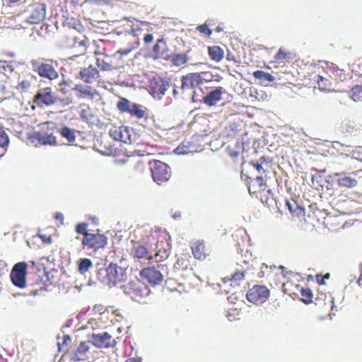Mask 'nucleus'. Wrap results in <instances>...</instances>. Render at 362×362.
Wrapping results in <instances>:
<instances>
[{
	"label": "nucleus",
	"mask_w": 362,
	"mask_h": 362,
	"mask_svg": "<svg viewBox=\"0 0 362 362\" xmlns=\"http://www.w3.org/2000/svg\"><path fill=\"white\" fill-rule=\"evenodd\" d=\"M126 276L125 269L114 263H110L105 269H100L98 272V279L110 287L124 281Z\"/></svg>",
	"instance_id": "obj_1"
},
{
	"label": "nucleus",
	"mask_w": 362,
	"mask_h": 362,
	"mask_svg": "<svg viewBox=\"0 0 362 362\" xmlns=\"http://www.w3.org/2000/svg\"><path fill=\"white\" fill-rule=\"evenodd\" d=\"M130 255L135 259H147L148 261H155L159 262L168 257L167 250H158L154 255H151L150 249L147 244H135L130 252Z\"/></svg>",
	"instance_id": "obj_2"
},
{
	"label": "nucleus",
	"mask_w": 362,
	"mask_h": 362,
	"mask_svg": "<svg viewBox=\"0 0 362 362\" xmlns=\"http://www.w3.org/2000/svg\"><path fill=\"white\" fill-rule=\"evenodd\" d=\"M117 108L122 114L127 113L136 119L148 117L147 108L137 103H132L125 98H120L117 103Z\"/></svg>",
	"instance_id": "obj_3"
},
{
	"label": "nucleus",
	"mask_w": 362,
	"mask_h": 362,
	"mask_svg": "<svg viewBox=\"0 0 362 362\" xmlns=\"http://www.w3.org/2000/svg\"><path fill=\"white\" fill-rule=\"evenodd\" d=\"M124 292L132 300L140 303L149 295L151 291L147 285L136 279L124 286Z\"/></svg>",
	"instance_id": "obj_4"
},
{
	"label": "nucleus",
	"mask_w": 362,
	"mask_h": 362,
	"mask_svg": "<svg viewBox=\"0 0 362 362\" xmlns=\"http://www.w3.org/2000/svg\"><path fill=\"white\" fill-rule=\"evenodd\" d=\"M151 176L154 182L158 185L167 182L171 177L170 168L165 163L154 160L149 161Z\"/></svg>",
	"instance_id": "obj_5"
},
{
	"label": "nucleus",
	"mask_w": 362,
	"mask_h": 362,
	"mask_svg": "<svg viewBox=\"0 0 362 362\" xmlns=\"http://www.w3.org/2000/svg\"><path fill=\"white\" fill-rule=\"evenodd\" d=\"M58 64L52 59H42L33 64L34 71L37 73L40 77L46 78L49 80H54L59 77L57 71Z\"/></svg>",
	"instance_id": "obj_6"
},
{
	"label": "nucleus",
	"mask_w": 362,
	"mask_h": 362,
	"mask_svg": "<svg viewBox=\"0 0 362 362\" xmlns=\"http://www.w3.org/2000/svg\"><path fill=\"white\" fill-rule=\"evenodd\" d=\"M57 101V95L50 86L39 89L33 99V103L38 107L52 106Z\"/></svg>",
	"instance_id": "obj_7"
},
{
	"label": "nucleus",
	"mask_w": 362,
	"mask_h": 362,
	"mask_svg": "<svg viewBox=\"0 0 362 362\" xmlns=\"http://www.w3.org/2000/svg\"><path fill=\"white\" fill-rule=\"evenodd\" d=\"M81 244L83 249L92 250L95 252L106 246L107 237L100 233H90L83 237Z\"/></svg>",
	"instance_id": "obj_8"
},
{
	"label": "nucleus",
	"mask_w": 362,
	"mask_h": 362,
	"mask_svg": "<svg viewBox=\"0 0 362 362\" xmlns=\"http://www.w3.org/2000/svg\"><path fill=\"white\" fill-rule=\"evenodd\" d=\"M27 13L25 21L30 24H37L43 21L46 16V5L41 2H33L24 11Z\"/></svg>",
	"instance_id": "obj_9"
},
{
	"label": "nucleus",
	"mask_w": 362,
	"mask_h": 362,
	"mask_svg": "<svg viewBox=\"0 0 362 362\" xmlns=\"http://www.w3.org/2000/svg\"><path fill=\"white\" fill-rule=\"evenodd\" d=\"M28 264L24 262L16 263L11 269L10 278L16 286L23 288L26 286Z\"/></svg>",
	"instance_id": "obj_10"
},
{
	"label": "nucleus",
	"mask_w": 362,
	"mask_h": 362,
	"mask_svg": "<svg viewBox=\"0 0 362 362\" xmlns=\"http://www.w3.org/2000/svg\"><path fill=\"white\" fill-rule=\"evenodd\" d=\"M270 291L266 286L255 285L246 293L248 301L253 303L265 302L269 297Z\"/></svg>",
	"instance_id": "obj_11"
},
{
	"label": "nucleus",
	"mask_w": 362,
	"mask_h": 362,
	"mask_svg": "<svg viewBox=\"0 0 362 362\" xmlns=\"http://www.w3.org/2000/svg\"><path fill=\"white\" fill-rule=\"evenodd\" d=\"M190 249L193 257L198 260L205 259L211 252V249L203 240H197L192 242Z\"/></svg>",
	"instance_id": "obj_12"
},
{
	"label": "nucleus",
	"mask_w": 362,
	"mask_h": 362,
	"mask_svg": "<svg viewBox=\"0 0 362 362\" xmlns=\"http://www.w3.org/2000/svg\"><path fill=\"white\" fill-rule=\"evenodd\" d=\"M139 274L141 277L153 286L160 284L163 280V276L160 272L154 267L142 269Z\"/></svg>",
	"instance_id": "obj_13"
},
{
	"label": "nucleus",
	"mask_w": 362,
	"mask_h": 362,
	"mask_svg": "<svg viewBox=\"0 0 362 362\" xmlns=\"http://www.w3.org/2000/svg\"><path fill=\"white\" fill-rule=\"evenodd\" d=\"M33 143L35 145H54L57 144L56 138L52 131H39L33 132L30 136Z\"/></svg>",
	"instance_id": "obj_14"
},
{
	"label": "nucleus",
	"mask_w": 362,
	"mask_h": 362,
	"mask_svg": "<svg viewBox=\"0 0 362 362\" xmlns=\"http://www.w3.org/2000/svg\"><path fill=\"white\" fill-rule=\"evenodd\" d=\"M93 344L100 349L109 348L116 344L115 340L107 332L93 334L91 337Z\"/></svg>",
	"instance_id": "obj_15"
},
{
	"label": "nucleus",
	"mask_w": 362,
	"mask_h": 362,
	"mask_svg": "<svg viewBox=\"0 0 362 362\" xmlns=\"http://www.w3.org/2000/svg\"><path fill=\"white\" fill-rule=\"evenodd\" d=\"M78 99H93L97 94V90L88 85L76 84L71 89Z\"/></svg>",
	"instance_id": "obj_16"
},
{
	"label": "nucleus",
	"mask_w": 362,
	"mask_h": 362,
	"mask_svg": "<svg viewBox=\"0 0 362 362\" xmlns=\"http://www.w3.org/2000/svg\"><path fill=\"white\" fill-rule=\"evenodd\" d=\"M169 48L163 38L158 39L153 47V57L154 59L169 60Z\"/></svg>",
	"instance_id": "obj_17"
},
{
	"label": "nucleus",
	"mask_w": 362,
	"mask_h": 362,
	"mask_svg": "<svg viewBox=\"0 0 362 362\" xmlns=\"http://www.w3.org/2000/svg\"><path fill=\"white\" fill-rule=\"evenodd\" d=\"M79 77L86 83H92L100 77V74L95 67L93 65H90L80 70Z\"/></svg>",
	"instance_id": "obj_18"
},
{
	"label": "nucleus",
	"mask_w": 362,
	"mask_h": 362,
	"mask_svg": "<svg viewBox=\"0 0 362 362\" xmlns=\"http://www.w3.org/2000/svg\"><path fill=\"white\" fill-rule=\"evenodd\" d=\"M329 72L331 74L333 83L337 85L340 82H343L349 78V74L346 70L339 68L337 65L329 63Z\"/></svg>",
	"instance_id": "obj_19"
},
{
	"label": "nucleus",
	"mask_w": 362,
	"mask_h": 362,
	"mask_svg": "<svg viewBox=\"0 0 362 362\" xmlns=\"http://www.w3.org/2000/svg\"><path fill=\"white\" fill-rule=\"evenodd\" d=\"M168 84L160 78H153L150 82L151 93L154 98H160L165 94Z\"/></svg>",
	"instance_id": "obj_20"
},
{
	"label": "nucleus",
	"mask_w": 362,
	"mask_h": 362,
	"mask_svg": "<svg viewBox=\"0 0 362 362\" xmlns=\"http://www.w3.org/2000/svg\"><path fill=\"white\" fill-rule=\"evenodd\" d=\"M224 89L221 86L216 87V89L210 91L203 98V102L209 106L215 105L222 98V94Z\"/></svg>",
	"instance_id": "obj_21"
},
{
	"label": "nucleus",
	"mask_w": 362,
	"mask_h": 362,
	"mask_svg": "<svg viewBox=\"0 0 362 362\" xmlns=\"http://www.w3.org/2000/svg\"><path fill=\"white\" fill-rule=\"evenodd\" d=\"M334 177H337V182L339 187L342 188H353L358 185V181L351 176L346 175L342 173H335Z\"/></svg>",
	"instance_id": "obj_22"
},
{
	"label": "nucleus",
	"mask_w": 362,
	"mask_h": 362,
	"mask_svg": "<svg viewBox=\"0 0 362 362\" xmlns=\"http://www.w3.org/2000/svg\"><path fill=\"white\" fill-rule=\"evenodd\" d=\"M202 83V78L198 73H190L182 79V88H192L199 86Z\"/></svg>",
	"instance_id": "obj_23"
},
{
	"label": "nucleus",
	"mask_w": 362,
	"mask_h": 362,
	"mask_svg": "<svg viewBox=\"0 0 362 362\" xmlns=\"http://www.w3.org/2000/svg\"><path fill=\"white\" fill-rule=\"evenodd\" d=\"M89 348L90 347L88 341L81 342L71 356L72 360L75 361H79L88 359V352L89 351Z\"/></svg>",
	"instance_id": "obj_24"
},
{
	"label": "nucleus",
	"mask_w": 362,
	"mask_h": 362,
	"mask_svg": "<svg viewBox=\"0 0 362 362\" xmlns=\"http://www.w3.org/2000/svg\"><path fill=\"white\" fill-rule=\"evenodd\" d=\"M286 206L293 216L298 218L303 217L305 215V209L301 207L293 199H286Z\"/></svg>",
	"instance_id": "obj_25"
},
{
	"label": "nucleus",
	"mask_w": 362,
	"mask_h": 362,
	"mask_svg": "<svg viewBox=\"0 0 362 362\" xmlns=\"http://www.w3.org/2000/svg\"><path fill=\"white\" fill-rule=\"evenodd\" d=\"M315 81L317 84V87L320 90L324 92H329L334 89L336 86L333 82L330 81L329 79L322 76L321 75L317 74Z\"/></svg>",
	"instance_id": "obj_26"
},
{
	"label": "nucleus",
	"mask_w": 362,
	"mask_h": 362,
	"mask_svg": "<svg viewBox=\"0 0 362 362\" xmlns=\"http://www.w3.org/2000/svg\"><path fill=\"white\" fill-rule=\"evenodd\" d=\"M300 288L301 286L299 284L291 281H286L282 286L284 293L293 299L298 296Z\"/></svg>",
	"instance_id": "obj_27"
},
{
	"label": "nucleus",
	"mask_w": 362,
	"mask_h": 362,
	"mask_svg": "<svg viewBox=\"0 0 362 362\" xmlns=\"http://www.w3.org/2000/svg\"><path fill=\"white\" fill-rule=\"evenodd\" d=\"M207 50L211 61L219 62L223 59L224 51L221 47L217 45L209 46Z\"/></svg>",
	"instance_id": "obj_28"
},
{
	"label": "nucleus",
	"mask_w": 362,
	"mask_h": 362,
	"mask_svg": "<svg viewBox=\"0 0 362 362\" xmlns=\"http://www.w3.org/2000/svg\"><path fill=\"white\" fill-rule=\"evenodd\" d=\"M189 59L187 53L170 54L169 60L175 66H180L186 64Z\"/></svg>",
	"instance_id": "obj_29"
},
{
	"label": "nucleus",
	"mask_w": 362,
	"mask_h": 362,
	"mask_svg": "<svg viewBox=\"0 0 362 362\" xmlns=\"http://www.w3.org/2000/svg\"><path fill=\"white\" fill-rule=\"evenodd\" d=\"M190 258L188 255L178 256L174 264V269L177 271L187 270L190 267Z\"/></svg>",
	"instance_id": "obj_30"
},
{
	"label": "nucleus",
	"mask_w": 362,
	"mask_h": 362,
	"mask_svg": "<svg viewBox=\"0 0 362 362\" xmlns=\"http://www.w3.org/2000/svg\"><path fill=\"white\" fill-rule=\"evenodd\" d=\"M34 80V77L31 74L27 75L24 78L21 79L18 85L16 86V88L17 90H18L21 93H26L28 92L33 84Z\"/></svg>",
	"instance_id": "obj_31"
},
{
	"label": "nucleus",
	"mask_w": 362,
	"mask_h": 362,
	"mask_svg": "<svg viewBox=\"0 0 362 362\" xmlns=\"http://www.w3.org/2000/svg\"><path fill=\"white\" fill-rule=\"evenodd\" d=\"M252 164L259 173H265L266 172H268L269 168H270V161L264 156H262L258 162L252 163Z\"/></svg>",
	"instance_id": "obj_32"
},
{
	"label": "nucleus",
	"mask_w": 362,
	"mask_h": 362,
	"mask_svg": "<svg viewBox=\"0 0 362 362\" xmlns=\"http://www.w3.org/2000/svg\"><path fill=\"white\" fill-rule=\"evenodd\" d=\"M81 107L80 117L83 121L90 122L94 117L93 110L86 104H82Z\"/></svg>",
	"instance_id": "obj_33"
},
{
	"label": "nucleus",
	"mask_w": 362,
	"mask_h": 362,
	"mask_svg": "<svg viewBox=\"0 0 362 362\" xmlns=\"http://www.w3.org/2000/svg\"><path fill=\"white\" fill-rule=\"evenodd\" d=\"M329 69L328 62H325L316 67L315 73L316 74L321 75L322 76H324L325 78L329 79L330 81L333 82L331 74H329Z\"/></svg>",
	"instance_id": "obj_34"
},
{
	"label": "nucleus",
	"mask_w": 362,
	"mask_h": 362,
	"mask_svg": "<svg viewBox=\"0 0 362 362\" xmlns=\"http://www.w3.org/2000/svg\"><path fill=\"white\" fill-rule=\"evenodd\" d=\"M293 57L292 53L286 51L284 48H279V51L274 56L275 62L279 63L283 62L284 61H287L293 59Z\"/></svg>",
	"instance_id": "obj_35"
},
{
	"label": "nucleus",
	"mask_w": 362,
	"mask_h": 362,
	"mask_svg": "<svg viewBox=\"0 0 362 362\" xmlns=\"http://www.w3.org/2000/svg\"><path fill=\"white\" fill-rule=\"evenodd\" d=\"M93 267L92 261L88 258L80 259L78 261V271L84 274Z\"/></svg>",
	"instance_id": "obj_36"
},
{
	"label": "nucleus",
	"mask_w": 362,
	"mask_h": 362,
	"mask_svg": "<svg viewBox=\"0 0 362 362\" xmlns=\"http://www.w3.org/2000/svg\"><path fill=\"white\" fill-rule=\"evenodd\" d=\"M14 71L13 65L11 62H8L6 61H0V74L4 75L7 78H9L10 76Z\"/></svg>",
	"instance_id": "obj_37"
},
{
	"label": "nucleus",
	"mask_w": 362,
	"mask_h": 362,
	"mask_svg": "<svg viewBox=\"0 0 362 362\" xmlns=\"http://www.w3.org/2000/svg\"><path fill=\"white\" fill-rule=\"evenodd\" d=\"M253 76L260 81L273 82L275 78L269 73L264 72L262 70H257L253 72Z\"/></svg>",
	"instance_id": "obj_38"
},
{
	"label": "nucleus",
	"mask_w": 362,
	"mask_h": 362,
	"mask_svg": "<svg viewBox=\"0 0 362 362\" xmlns=\"http://www.w3.org/2000/svg\"><path fill=\"white\" fill-rule=\"evenodd\" d=\"M132 129H129L128 127L124 126L122 129V133L121 134V142L125 144H132L134 142V135L132 134Z\"/></svg>",
	"instance_id": "obj_39"
},
{
	"label": "nucleus",
	"mask_w": 362,
	"mask_h": 362,
	"mask_svg": "<svg viewBox=\"0 0 362 362\" xmlns=\"http://www.w3.org/2000/svg\"><path fill=\"white\" fill-rule=\"evenodd\" d=\"M300 295V300L305 304H309L313 301V294L309 288L301 287L299 293Z\"/></svg>",
	"instance_id": "obj_40"
},
{
	"label": "nucleus",
	"mask_w": 362,
	"mask_h": 362,
	"mask_svg": "<svg viewBox=\"0 0 362 362\" xmlns=\"http://www.w3.org/2000/svg\"><path fill=\"white\" fill-rule=\"evenodd\" d=\"M124 126L112 125L109 129V134L115 141H120Z\"/></svg>",
	"instance_id": "obj_41"
},
{
	"label": "nucleus",
	"mask_w": 362,
	"mask_h": 362,
	"mask_svg": "<svg viewBox=\"0 0 362 362\" xmlns=\"http://www.w3.org/2000/svg\"><path fill=\"white\" fill-rule=\"evenodd\" d=\"M60 134L64 138H66L69 142H74L76 140L74 130L67 127H62L60 129Z\"/></svg>",
	"instance_id": "obj_42"
},
{
	"label": "nucleus",
	"mask_w": 362,
	"mask_h": 362,
	"mask_svg": "<svg viewBox=\"0 0 362 362\" xmlns=\"http://www.w3.org/2000/svg\"><path fill=\"white\" fill-rule=\"evenodd\" d=\"M245 278V272L244 271H236L234 272L230 278H225L223 279L224 282L233 281L235 284H238L240 281L243 280Z\"/></svg>",
	"instance_id": "obj_43"
},
{
	"label": "nucleus",
	"mask_w": 362,
	"mask_h": 362,
	"mask_svg": "<svg viewBox=\"0 0 362 362\" xmlns=\"http://www.w3.org/2000/svg\"><path fill=\"white\" fill-rule=\"evenodd\" d=\"M9 138L4 128L0 127V147L6 148L8 146Z\"/></svg>",
	"instance_id": "obj_44"
},
{
	"label": "nucleus",
	"mask_w": 362,
	"mask_h": 362,
	"mask_svg": "<svg viewBox=\"0 0 362 362\" xmlns=\"http://www.w3.org/2000/svg\"><path fill=\"white\" fill-rule=\"evenodd\" d=\"M97 66L103 71H110L112 69L111 64L105 62L104 59L98 57L96 59Z\"/></svg>",
	"instance_id": "obj_45"
},
{
	"label": "nucleus",
	"mask_w": 362,
	"mask_h": 362,
	"mask_svg": "<svg viewBox=\"0 0 362 362\" xmlns=\"http://www.w3.org/2000/svg\"><path fill=\"white\" fill-rule=\"evenodd\" d=\"M76 232L83 236H86V234H89L90 233L88 232V224L86 223H78L76 226Z\"/></svg>",
	"instance_id": "obj_46"
},
{
	"label": "nucleus",
	"mask_w": 362,
	"mask_h": 362,
	"mask_svg": "<svg viewBox=\"0 0 362 362\" xmlns=\"http://www.w3.org/2000/svg\"><path fill=\"white\" fill-rule=\"evenodd\" d=\"M251 181L258 187L260 192L264 191L265 189L266 182L262 176H257L255 180Z\"/></svg>",
	"instance_id": "obj_47"
},
{
	"label": "nucleus",
	"mask_w": 362,
	"mask_h": 362,
	"mask_svg": "<svg viewBox=\"0 0 362 362\" xmlns=\"http://www.w3.org/2000/svg\"><path fill=\"white\" fill-rule=\"evenodd\" d=\"M45 291H46V289L44 287V285L42 284H38L37 288L30 290L29 291L28 294L30 296H41V295H43Z\"/></svg>",
	"instance_id": "obj_48"
},
{
	"label": "nucleus",
	"mask_w": 362,
	"mask_h": 362,
	"mask_svg": "<svg viewBox=\"0 0 362 362\" xmlns=\"http://www.w3.org/2000/svg\"><path fill=\"white\" fill-rule=\"evenodd\" d=\"M26 0H8L6 2V6L11 8L16 7H23Z\"/></svg>",
	"instance_id": "obj_49"
},
{
	"label": "nucleus",
	"mask_w": 362,
	"mask_h": 362,
	"mask_svg": "<svg viewBox=\"0 0 362 362\" xmlns=\"http://www.w3.org/2000/svg\"><path fill=\"white\" fill-rule=\"evenodd\" d=\"M134 170L136 174H142L146 170L145 163L139 160L134 165Z\"/></svg>",
	"instance_id": "obj_50"
},
{
	"label": "nucleus",
	"mask_w": 362,
	"mask_h": 362,
	"mask_svg": "<svg viewBox=\"0 0 362 362\" xmlns=\"http://www.w3.org/2000/svg\"><path fill=\"white\" fill-rule=\"evenodd\" d=\"M197 30L201 33L209 37L212 34L211 30H210L206 24H202L197 26Z\"/></svg>",
	"instance_id": "obj_51"
},
{
	"label": "nucleus",
	"mask_w": 362,
	"mask_h": 362,
	"mask_svg": "<svg viewBox=\"0 0 362 362\" xmlns=\"http://www.w3.org/2000/svg\"><path fill=\"white\" fill-rule=\"evenodd\" d=\"M330 277V274L329 273L325 274V275L322 274H316L315 278L318 284L325 285V280L329 279Z\"/></svg>",
	"instance_id": "obj_52"
},
{
	"label": "nucleus",
	"mask_w": 362,
	"mask_h": 362,
	"mask_svg": "<svg viewBox=\"0 0 362 362\" xmlns=\"http://www.w3.org/2000/svg\"><path fill=\"white\" fill-rule=\"evenodd\" d=\"M247 187L248 191L250 194H257L260 192V190L259 189L258 187L252 181L249 183Z\"/></svg>",
	"instance_id": "obj_53"
},
{
	"label": "nucleus",
	"mask_w": 362,
	"mask_h": 362,
	"mask_svg": "<svg viewBox=\"0 0 362 362\" xmlns=\"http://www.w3.org/2000/svg\"><path fill=\"white\" fill-rule=\"evenodd\" d=\"M93 311L95 313H103L104 311V307L101 304L95 305L93 308Z\"/></svg>",
	"instance_id": "obj_54"
},
{
	"label": "nucleus",
	"mask_w": 362,
	"mask_h": 362,
	"mask_svg": "<svg viewBox=\"0 0 362 362\" xmlns=\"http://www.w3.org/2000/svg\"><path fill=\"white\" fill-rule=\"evenodd\" d=\"M133 49V47H129L125 49H119L117 51V53L121 54L122 55L128 54Z\"/></svg>",
	"instance_id": "obj_55"
},
{
	"label": "nucleus",
	"mask_w": 362,
	"mask_h": 362,
	"mask_svg": "<svg viewBox=\"0 0 362 362\" xmlns=\"http://www.w3.org/2000/svg\"><path fill=\"white\" fill-rule=\"evenodd\" d=\"M153 37L152 34L148 33L144 35V40L146 44L152 42Z\"/></svg>",
	"instance_id": "obj_56"
},
{
	"label": "nucleus",
	"mask_w": 362,
	"mask_h": 362,
	"mask_svg": "<svg viewBox=\"0 0 362 362\" xmlns=\"http://www.w3.org/2000/svg\"><path fill=\"white\" fill-rule=\"evenodd\" d=\"M142 358L139 356L131 357L127 358L124 362H141Z\"/></svg>",
	"instance_id": "obj_57"
},
{
	"label": "nucleus",
	"mask_w": 362,
	"mask_h": 362,
	"mask_svg": "<svg viewBox=\"0 0 362 362\" xmlns=\"http://www.w3.org/2000/svg\"><path fill=\"white\" fill-rule=\"evenodd\" d=\"M264 268L267 269V266L265 265V264H262L261 267H260L261 271L259 272H258V274H257V276L259 278H262L264 276V272L263 271Z\"/></svg>",
	"instance_id": "obj_58"
},
{
	"label": "nucleus",
	"mask_w": 362,
	"mask_h": 362,
	"mask_svg": "<svg viewBox=\"0 0 362 362\" xmlns=\"http://www.w3.org/2000/svg\"><path fill=\"white\" fill-rule=\"evenodd\" d=\"M54 218L62 223L64 220V215L60 212H57L54 215Z\"/></svg>",
	"instance_id": "obj_59"
},
{
	"label": "nucleus",
	"mask_w": 362,
	"mask_h": 362,
	"mask_svg": "<svg viewBox=\"0 0 362 362\" xmlns=\"http://www.w3.org/2000/svg\"><path fill=\"white\" fill-rule=\"evenodd\" d=\"M357 284L358 286H362V264L361 265V274L358 279Z\"/></svg>",
	"instance_id": "obj_60"
},
{
	"label": "nucleus",
	"mask_w": 362,
	"mask_h": 362,
	"mask_svg": "<svg viewBox=\"0 0 362 362\" xmlns=\"http://www.w3.org/2000/svg\"><path fill=\"white\" fill-rule=\"evenodd\" d=\"M62 102L63 103L64 105H68L72 103V100L69 99V98H66V99H63L62 100Z\"/></svg>",
	"instance_id": "obj_61"
},
{
	"label": "nucleus",
	"mask_w": 362,
	"mask_h": 362,
	"mask_svg": "<svg viewBox=\"0 0 362 362\" xmlns=\"http://www.w3.org/2000/svg\"><path fill=\"white\" fill-rule=\"evenodd\" d=\"M175 151H176L177 153H187L186 151H182V150H181V147H180V146H178V147L175 149Z\"/></svg>",
	"instance_id": "obj_62"
},
{
	"label": "nucleus",
	"mask_w": 362,
	"mask_h": 362,
	"mask_svg": "<svg viewBox=\"0 0 362 362\" xmlns=\"http://www.w3.org/2000/svg\"><path fill=\"white\" fill-rule=\"evenodd\" d=\"M77 43V42H76L74 44V46H76V44ZM78 44L79 45H83V46H85V41L84 40H81L80 42H78Z\"/></svg>",
	"instance_id": "obj_63"
},
{
	"label": "nucleus",
	"mask_w": 362,
	"mask_h": 362,
	"mask_svg": "<svg viewBox=\"0 0 362 362\" xmlns=\"http://www.w3.org/2000/svg\"><path fill=\"white\" fill-rule=\"evenodd\" d=\"M71 341V338L69 336H64V343H66V341Z\"/></svg>",
	"instance_id": "obj_64"
}]
</instances>
